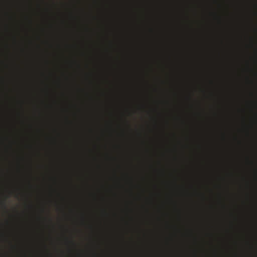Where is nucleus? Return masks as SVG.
I'll list each match as a JSON object with an SVG mask.
<instances>
[{
	"label": "nucleus",
	"mask_w": 257,
	"mask_h": 257,
	"mask_svg": "<svg viewBox=\"0 0 257 257\" xmlns=\"http://www.w3.org/2000/svg\"><path fill=\"white\" fill-rule=\"evenodd\" d=\"M2 204H3V205L4 206V207H6V205H5V204L4 203H3Z\"/></svg>",
	"instance_id": "nucleus-2"
},
{
	"label": "nucleus",
	"mask_w": 257,
	"mask_h": 257,
	"mask_svg": "<svg viewBox=\"0 0 257 257\" xmlns=\"http://www.w3.org/2000/svg\"><path fill=\"white\" fill-rule=\"evenodd\" d=\"M45 257H48V220H45Z\"/></svg>",
	"instance_id": "nucleus-1"
}]
</instances>
